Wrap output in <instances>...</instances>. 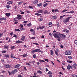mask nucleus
I'll list each match as a JSON object with an SVG mask.
<instances>
[{
  "mask_svg": "<svg viewBox=\"0 0 77 77\" xmlns=\"http://www.w3.org/2000/svg\"><path fill=\"white\" fill-rule=\"evenodd\" d=\"M71 18V17L70 16L65 19L63 21V23H64L65 24H66V23H68L69 21V20H70Z\"/></svg>",
  "mask_w": 77,
  "mask_h": 77,
  "instance_id": "f257e3e1",
  "label": "nucleus"
},
{
  "mask_svg": "<svg viewBox=\"0 0 77 77\" xmlns=\"http://www.w3.org/2000/svg\"><path fill=\"white\" fill-rule=\"evenodd\" d=\"M60 34V32H56L55 33H52L53 36H54L55 38H57V37H59Z\"/></svg>",
  "mask_w": 77,
  "mask_h": 77,
  "instance_id": "f03ea898",
  "label": "nucleus"
},
{
  "mask_svg": "<svg viewBox=\"0 0 77 77\" xmlns=\"http://www.w3.org/2000/svg\"><path fill=\"white\" fill-rule=\"evenodd\" d=\"M38 53H40L41 52V49H35V50H33L31 51L32 53H38Z\"/></svg>",
  "mask_w": 77,
  "mask_h": 77,
  "instance_id": "7ed1b4c3",
  "label": "nucleus"
},
{
  "mask_svg": "<svg viewBox=\"0 0 77 77\" xmlns=\"http://www.w3.org/2000/svg\"><path fill=\"white\" fill-rule=\"evenodd\" d=\"M72 51H68L65 52L66 55H71Z\"/></svg>",
  "mask_w": 77,
  "mask_h": 77,
  "instance_id": "20e7f679",
  "label": "nucleus"
},
{
  "mask_svg": "<svg viewBox=\"0 0 77 77\" xmlns=\"http://www.w3.org/2000/svg\"><path fill=\"white\" fill-rule=\"evenodd\" d=\"M4 66L6 68H10L11 66L9 64H5V65Z\"/></svg>",
  "mask_w": 77,
  "mask_h": 77,
  "instance_id": "39448f33",
  "label": "nucleus"
},
{
  "mask_svg": "<svg viewBox=\"0 0 77 77\" xmlns=\"http://www.w3.org/2000/svg\"><path fill=\"white\" fill-rule=\"evenodd\" d=\"M59 36L61 37V38H65L66 36L65 35L62 34L60 33L59 34Z\"/></svg>",
  "mask_w": 77,
  "mask_h": 77,
  "instance_id": "423d86ee",
  "label": "nucleus"
},
{
  "mask_svg": "<svg viewBox=\"0 0 77 77\" xmlns=\"http://www.w3.org/2000/svg\"><path fill=\"white\" fill-rule=\"evenodd\" d=\"M16 43H17V44H20V43H23V42L20 40L16 41Z\"/></svg>",
  "mask_w": 77,
  "mask_h": 77,
  "instance_id": "0eeeda50",
  "label": "nucleus"
},
{
  "mask_svg": "<svg viewBox=\"0 0 77 77\" xmlns=\"http://www.w3.org/2000/svg\"><path fill=\"white\" fill-rule=\"evenodd\" d=\"M38 0H35L33 2V3L34 4V5H37L38 4Z\"/></svg>",
  "mask_w": 77,
  "mask_h": 77,
  "instance_id": "6e6552de",
  "label": "nucleus"
},
{
  "mask_svg": "<svg viewBox=\"0 0 77 77\" xmlns=\"http://www.w3.org/2000/svg\"><path fill=\"white\" fill-rule=\"evenodd\" d=\"M20 64H17L14 66V68H18L20 67Z\"/></svg>",
  "mask_w": 77,
  "mask_h": 77,
  "instance_id": "1a4fd4ad",
  "label": "nucleus"
},
{
  "mask_svg": "<svg viewBox=\"0 0 77 77\" xmlns=\"http://www.w3.org/2000/svg\"><path fill=\"white\" fill-rule=\"evenodd\" d=\"M6 16V17H10V15H11V13H6L5 14Z\"/></svg>",
  "mask_w": 77,
  "mask_h": 77,
  "instance_id": "9d476101",
  "label": "nucleus"
},
{
  "mask_svg": "<svg viewBox=\"0 0 77 77\" xmlns=\"http://www.w3.org/2000/svg\"><path fill=\"white\" fill-rule=\"evenodd\" d=\"M44 13L45 14H50V12H48V11H46V10H45V11Z\"/></svg>",
  "mask_w": 77,
  "mask_h": 77,
  "instance_id": "9b49d317",
  "label": "nucleus"
},
{
  "mask_svg": "<svg viewBox=\"0 0 77 77\" xmlns=\"http://www.w3.org/2000/svg\"><path fill=\"white\" fill-rule=\"evenodd\" d=\"M6 20V18L2 17L0 18V21H3V20Z\"/></svg>",
  "mask_w": 77,
  "mask_h": 77,
  "instance_id": "f8f14e48",
  "label": "nucleus"
},
{
  "mask_svg": "<svg viewBox=\"0 0 77 77\" xmlns=\"http://www.w3.org/2000/svg\"><path fill=\"white\" fill-rule=\"evenodd\" d=\"M56 18H57V16L56 15L52 16L51 18L52 20H54V19H56Z\"/></svg>",
  "mask_w": 77,
  "mask_h": 77,
  "instance_id": "ddd939ff",
  "label": "nucleus"
},
{
  "mask_svg": "<svg viewBox=\"0 0 77 77\" xmlns=\"http://www.w3.org/2000/svg\"><path fill=\"white\" fill-rule=\"evenodd\" d=\"M39 27L40 29H43L44 28H45V26H42L41 27L40 26H39Z\"/></svg>",
  "mask_w": 77,
  "mask_h": 77,
  "instance_id": "4468645a",
  "label": "nucleus"
},
{
  "mask_svg": "<svg viewBox=\"0 0 77 77\" xmlns=\"http://www.w3.org/2000/svg\"><path fill=\"white\" fill-rule=\"evenodd\" d=\"M37 12L38 13H41V14H42V12H43V11H42V10H40L37 11Z\"/></svg>",
  "mask_w": 77,
  "mask_h": 77,
  "instance_id": "2eb2a0df",
  "label": "nucleus"
},
{
  "mask_svg": "<svg viewBox=\"0 0 77 77\" xmlns=\"http://www.w3.org/2000/svg\"><path fill=\"white\" fill-rule=\"evenodd\" d=\"M21 37L22 38H21V39L22 41H24V39H25V36H23V35H22Z\"/></svg>",
  "mask_w": 77,
  "mask_h": 77,
  "instance_id": "dca6fc26",
  "label": "nucleus"
},
{
  "mask_svg": "<svg viewBox=\"0 0 77 77\" xmlns=\"http://www.w3.org/2000/svg\"><path fill=\"white\" fill-rule=\"evenodd\" d=\"M57 38H58L57 41H60V39H61V38L60 36H58V37H57Z\"/></svg>",
  "mask_w": 77,
  "mask_h": 77,
  "instance_id": "f3484780",
  "label": "nucleus"
},
{
  "mask_svg": "<svg viewBox=\"0 0 77 77\" xmlns=\"http://www.w3.org/2000/svg\"><path fill=\"white\" fill-rule=\"evenodd\" d=\"M35 15H37V16H41V14H39V13H35Z\"/></svg>",
  "mask_w": 77,
  "mask_h": 77,
  "instance_id": "a211bd4d",
  "label": "nucleus"
},
{
  "mask_svg": "<svg viewBox=\"0 0 77 77\" xmlns=\"http://www.w3.org/2000/svg\"><path fill=\"white\" fill-rule=\"evenodd\" d=\"M4 48L5 49H6V50H8V46L7 45H5L4 46Z\"/></svg>",
  "mask_w": 77,
  "mask_h": 77,
  "instance_id": "6ab92c4d",
  "label": "nucleus"
},
{
  "mask_svg": "<svg viewBox=\"0 0 77 77\" xmlns=\"http://www.w3.org/2000/svg\"><path fill=\"white\" fill-rule=\"evenodd\" d=\"M39 62L40 63H41V62H45L44 60H38Z\"/></svg>",
  "mask_w": 77,
  "mask_h": 77,
  "instance_id": "aec40b11",
  "label": "nucleus"
},
{
  "mask_svg": "<svg viewBox=\"0 0 77 77\" xmlns=\"http://www.w3.org/2000/svg\"><path fill=\"white\" fill-rule=\"evenodd\" d=\"M52 74H53V72L51 71H49L48 72V74H49V75Z\"/></svg>",
  "mask_w": 77,
  "mask_h": 77,
  "instance_id": "412c9836",
  "label": "nucleus"
},
{
  "mask_svg": "<svg viewBox=\"0 0 77 77\" xmlns=\"http://www.w3.org/2000/svg\"><path fill=\"white\" fill-rule=\"evenodd\" d=\"M42 5V3H40L37 5V6L40 7V6H41Z\"/></svg>",
  "mask_w": 77,
  "mask_h": 77,
  "instance_id": "4be33fe9",
  "label": "nucleus"
},
{
  "mask_svg": "<svg viewBox=\"0 0 77 77\" xmlns=\"http://www.w3.org/2000/svg\"><path fill=\"white\" fill-rule=\"evenodd\" d=\"M38 73H39L41 74H42V72H41V71L40 70H38V71L37 72Z\"/></svg>",
  "mask_w": 77,
  "mask_h": 77,
  "instance_id": "5701e85b",
  "label": "nucleus"
},
{
  "mask_svg": "<svg viewBox=\"0 0 77 77\" xmlns=\"http://www.w3.org/2000/svg\"><path fill=\"white\" fill-rule=\"evenodd\" d=\"M71 76H72V77H77V75H75L74 74H72V75H71Z\"/></svg>",
  "mask_w": 77,
  "mask_h": 77,
  "instance_id": "b1692460",
  "label": "nucleus"
},
{
  "mask_svg": "<svg viewBox=\"0 0 77 77\" xmlns=\"http://www.w3.org/2000/svg\"><path fill=\"white\" fill-rule=\"evenodd\" d=\"M11 50H13V49L15 48V47L14 46H12L11 47Z\"/></svg>",
  "mask_w": 77,
  "mask_h": 77,
  "instance_id": "393cba45",
  "label": "nucleus"
},
{
  "mask_svg": "<svg viewBox=\"0 0 77 77\" xmlns=\"http://www.w3.org/2000/svg\"><path fill=\"white\" fill-rule=\"evenodd\" d=\"M5 57H6L7 58H9V55L8 54H5Z\"/></svg>",
  "mask_w": 77,
  "mask_h": 77,
  "instance_id": "a878e982",
  "label": "nucleus"
},
{
  "mask_svg": "<svg viewBox=\"0 0 77 77\" xmlns=\"http://www.w3.org/2000/svg\"><path fill=\"white\" fill-rule=\"evenodd\" d=\"M7 4L8 5H11V4H12V2L9 1L7 2Z\"/></svg>",
  "mask_w": 77,
  "mask_h": 77,
  "instance_id": "bb28decb",
  "label": "nucleus"
},
{
  "mask_svg": "<svg viewBox=\"0 0 77 77\" xmlns=\"http://www.w3.org/2000/svg\"><path fill=\"white\" fill-rule=\"evenodd\" d=\"M48 5V4L47 3H46L43 5V6L44 8H45V6H47Z\"/></svg>",
  "mask_w": 77,
  "mask_h": 77,
  "instance_id": "cd10ccee",
  "label": "nucleus"
},
{
  "mask_svg": "<svg viewBox=\"0 0 77 77\" xmlns=\"http://www.w3.org/2000/svg\"><path fill=\"white\" fill-rule=\"evenodd\" d=\"M6 6L7 9H9V8H11V6H10L9 5H7Z\"/></svg>",
  "mask_w": 77,
  "mask_h": 77,
  "instance_id": "c85d7f7f",
  "label": "nucleus"
},
{
  "mask_svg": "<svg viewBox=\"0 0 77 77\" xmlns=\"http://www.w3.org/2000/svg\"><path fill=\"white\" fill-rule=\"evenodd\" d=\"M53 50H51V55H53Z\"/></svg>",
  "mask_w": 77,
  "mask_h": 77,
  "instance_id": "c756f323",
  "label": "nucleus"
},
{
  "mask_svg": "<svg viewBox=\"0 0 77 77\" xmlns=\"http://www.w3.org/2000/svg\"><path fill=\"white\" fill-rule=\"evenodd\" d=\"M29 9H33V6H29Z\"/></svg>",
  "mask_w": 77,
  "mask_h": 77,
  "instance_id": "7c9ffc66",
  "label": "nucleus"
},
{
  "mask_svg": "<svg viewBox=\"0 0 77 77\" xmlns=\"http://www.w3.org/2000/svg\"><path fill=\"white\" fill-rule=\"evenodd\" d=\"M33 44H34L35 45H39V44L37 43H33Z\"/></svg>",
  "mask_w": 77,
  "mask_h": 77,
  "instance_id": "2f4dec72",
  "label": "nucleus"
},
{
  "mask_svg": "<svg viewBox=\"0 0 77 77\" xmlns=\"http://www.w3.org/2000/svg\"><path fill=\"white\" fill-rule=\"evenodd\" d=\"M32 25V24H31V23H29L27 24V26H28V27H30V26Z\"/></svg>",
  "mask_w": 77,
  "mask_h": 77,
  "instance_id": "473e14b6",
  "label": "nucleus"
},
{
  "mask_svg": "<svg viewBox=\"0 0 77 77\" xmlns=\"http://www.w3.org/2000/svg\"><path fill=\"white\" fill-rule=\"evenodd\" d=\"M27 56V55L26 54H23V57H26V56Z\"/></svg>",
  "mask_w": 77,
  "mask_h": 77,
  "instance_id": "72a5a7b5",
  "label": "nucleus"
},
{
  "mask_svg": "<svg viewBox=\"0 0 77 77\" xmlns=\"http://www.w3.org/2000/svg\"><path fill=\"white\" fill-rule=\"evenodd\" d=\"M64 16H65V15H64L60 16V19H62V18H63V17H64Z\"/></svg>",
  "mask_w": 77,
  "mask_h": 77,
  "instance_id": "f704fd0d",
  "label": "nucleus"
},
{
  "mask_svg": "<svg viewBox=\"0 0 77 77\" xmlns=\"http://www.w3.org/2000/svg\"><path fill=\"white\" fill-rule=\"evenodd\" d=\"M57 27H59L60 25H59V22L57 23Z\"/></svg>",
  "mask_w": 77,
  "mask_h": 77,
  "instance_id": "c9c22d12",
  "label": "nucleus"
},
{
  "mask_svg": "<svg viewBox=\"0 0 77 77\" xmlns=\"http://www.w3.org/2000/svg\"><path fill=\"white\" fill-rule=\"evenodd\" d=\"M48 25H51V24H52V23L50 22H49L48 23Z\"/></svg>",
  "mask_w": 77,
  "mask_h": 77,
  "instance_id": "e433bc0d",
  "label": "nucleus"
},
{
  "mask_svg": "<svg viewBox=\"0 0 77 77\" xmlns=\"http://www.w3.org/2000/svg\"><path fill=\"white\" fill-rule=\"evenodd\" d=\"M15 31H17L18 32H21V30L19 29H15Z\"/></svg>",
  "mask_w": 77,
  "mask_h": 77,
  "instance_id": "4c0bfd02",
  "label": "nucleus"
},
{
  "mask_svg": "<svg viewBox=\"0 0 77 77\" xmlns=\"http://www.w3.org/2000/svg\"><path fill=\"white\" fill-rule=\"evenodd\" d=\"M67 62H68L69 63H72V61H69V60H67Z\"/></svg>",
  "mask_w": 77,
  "mask_h": 77,
  "instance_id": "58836bf2",
  "label": "nucleus"
},
{
  "mask_svg": "<svg viewBox=\"0 0 77 77\" xmlns=\"http://www.w3.org/2000/svg\"><path fill=\"white\" fill-rule=\"evenodd\" d=\"M16 18L17 19H18V20H21L22 19V18L21 17H17Z\"/></svg>",
  "mask_w": 77,
  "mask_h": 77,
  "instance_id": "ea45409f",
  "label": "nucleus"
},
{
  "mask_svg": "<svg viewBox=\"0 0 77 77\" xmlns=\"http://www.w3.org/2000/svg\"><path fill=\"white\" fill-rule=\"evenodd\" d=\"M11 38H10L8 41V42H12Z\"/></svg>",
  "mask_w": 77,
  "mask_h": 77,
  "instance_id": "a19ab883",
  "label": "nucleus"
},
{
  "mask_svg": "<svg viewBox=\"0 0 77 77\" xmlns=\"http://www.w3.org/2000/svg\"><path fill=\"white\" fill-rule=\"evenodd\" d=\"M33 57L34 58H36V55L35 54L33 55Z\"/></svg>",
  "mask_w": 77,
  "mask_h": 77,
  "instance_id": "79ce46f5",
  "label": "nucleus"
},
{
  "mask_svg": "<svg viewBox=\"0 0 77 77\" xmlns=\"http://www.w3.org/2000/svg\"><path fill=\"white\" fill-rule=\"evenodd\" d=\"M55 53L57 55V56H58V53H57V51H55Z\"/></svg>",
  "mask_w": 77,
  "mask_h": 77,
  "instance_id": "37998d69",
  "label": "nucleus"
},
{
  "mask_svg": "<svg viewBox=\"0 0 77 77\" xmlns=\"http://www.w3.org/2000/svg\"><path fill=\"white\" fill-rule=\"evenodd\" d=\"M10 34L11 36H12V35H14V33L12 32H11V33H10Z\"/></svg>",
  "mask_w": 77,
  "mask_h": 77,
  "instance_id": "c03bdc74",
  "label": "nucleus"
},
{
  "mask_svg": "<svg viewBox=\"0 0 77 77\" xmlns=\"http://www.w3.org/2000/svg\"><path fill=\"white\" fill-rule=\"evenodd\" d=\"M72 13H74V11H72L70 12H69V14H72Z\"/></svg>",
  "mask_w": 77,
  "mask_h": 77,
  "instance_id": "a18cd8bd",
  "label": "nucleus"
},
{
  "mask_svg": "<svg viewBox=\"0 0 77 77\" xmlns=\"http://www.w3.org/2000/svg\"><path fill=\"white\" fill-rule=\"evenodd\" d=\"M8 72L9 75H11V74H12V72H11L9 71H8Z\"/></svg>",
  "mask_w": 77,
  "mask_h": 77,
  "instance_id": "49530a36",
  "label": "nucleus"
},
{
  "mask_svg": "<svg viewBox=\"0 0 77 77\" xmlns=\"http://www.w3.org/2000/svg\"><path fill=\"white\" fill-rule=\"evenodd\" d=\"M11 58H13L14 57V54H11Z\"/></svg>",
  "mask_w": 77,
  "mask_h": 77,
  "instance_id": "de8ad7c7",
  "label": "nucleus"
},
{
  "mask_svg": "<svg viewBox=\"0 0 77 77\" xmlns=\"http://www.w3.org/2000/svg\"><path fill=\"white\" fill-rule=\"evenodd\" d=\"M2 53H6V51H2Z\"/></svg>",
  "mask_w": 77,
  "mask_h": 77,
  "instance_id": "09e8293b",
  "label": "nucleus"
},
{
  "mask_svg": "<svg viewBox=\"0 0 77 77\" xmlns=\"http://www.w3.org/2000/svg\"><path fill=\"white\" fill-rule=\"evenodd\" d=\"M13 37H15V38H17V35H16V34H14V36H13Z\"/></svg>",
  "mask_w": 77,
  "mask_h": 77,
  "instance_id": "8fccbe9b",
  "label": "nucleus"
},
{
  "mask_svg": "<svg viewBox=\"0 0 77 77\" xmlns=\"http://www.w3.org/2000/svg\"><path fill=\"white\" fill-rule=\"evenodd\" d=\"M32 34H33V35L35 34V32L34 31H33L32 32Z\"/></svg>",
  "mask_w": 77,
  "mask_h": 77,
  "instance_id": "3c124183",
  "label": "nucleus"
},
{
  "mask_svg": "<svg viewBox=\"0 0 77 77\" xmlns=\"http://www.w3.org/2000/svg\"><path fill=\"white\" fill-rule=\"evenodd\" d=\"M6 71L5 70H3L2 71V72L3 74H5V73H6Z\"/></svg>",
  "mask_w": 77,
  "mask_h": 77,
  "instance_id": "603ef678",
  "label": "nucleus"
},
{
  "mask_svg": "<svg viewBox=\"0 0 77 77\" xmlns=\"http://www.w3.org/2000/svg\"><path fill=\"white\" fill-rule=\"evenodd\" d=\"M72 67H73V68H74L75 69H76V66H75L74 65H73L72 66Z\"/></svg>",
  "mask_w": 77,
  "mask_h": 77,
  "instance_id": "864d4df0",
  "label": "nucleus"
},
{
  "mask_svg": "<svg viewBox=\"0 0 77 77\" xmlns=\"http://www.w3.org/2000/svg\"><path fill=\"white\" fill-rule=\"evenodd\" d=\"M11 72H12V74H15V71L14 70L12 71Z\"/></svg>",
  "mask_w": 77,
  "mask_h": 77,
  "instance_id": "5fc2aeb1",
  "label": "nucleus"
},
{
  "mask_svg": "<svg viewBox=\"0 0 77 77\" xmlns=\"http://www.w3.org/2000/svg\"><path fill=\"white\" fill-rule=\"evenodd\" d=\"M77 44H74V45L75 47H77Z\"/></svg>",
  "mask_w": 77,
  "mask_h": 77,
  "instance_id": "6e6d98bb",
  "label": "nucleus"
},
{
  "mask_svg": "<svg viewBox=\"0 0 77 77\" xmlns=\"http://www.w3.org/2000/svg\"><path fill=\"white\" fill-rule=\"evenodd\" d=\"M67 68L68 70H69V69H70V67L69 66H67Z\"/></svg>",
  "mask_w": 77,
  "mask_h": 77,
  "instance_id": "4d7b16f0",
  "label": "nucleus"
},
{
  "mask_svg": "<svg viewBox=\"0 0 77 77\" xmlns=\"http://www.w3.org/2000/svg\"><path fill=\"white\" fill-rule=\"evenodd\" d=\"M38 21H42V19H39L38 20Z\"/></svg>",
  "mask_w": 77,
  "mask_h": 77,
  "instance_id": "13d9d810",
  "label": "nucleus"
},
{
  "mask_svg": "<svg viewBox=\"0 0 77 77\" xmlns=\"http://www.w3.org/2000/svg\"><path fill=\"white\" fill-rule=\"evenodd\" d=\"M35 38L34 37H33L31 38H30V39H35Z\"/></svg>",
  "mask_w": 77,
  "mask_h": 77,
  "instance_id": "bf43d9fd",
  "label": "nucleus"
},
{
  "mask_svg": "<svg viewBox=\"0 0 77 77\" xmlns=\"http://www.w3.org/2000/svg\"><path fill=\"white\" fill-rule=\"evenodd\" d=\"M14 71L15 72H17V69H14Z\"/></svg>",
  "mask_w": 77,
  "mask_h": 77,
  "instance_id": "052dcab7",
  "label": "nucleus"
},
{
  "mask_svg": "<svg viewBox=\"0 0 77 77\" xmlns=\"http://www.w3.org/2000/svg\"><path fill=\"white\" fill-rule=\"evenodd\" d=\"M49 77H53V75H51V74L49 75Z\"/></svg>",
  "mask_w": 77,
  "mask_h": 77,
  "instance_id": "680f3d73",
  "label": "nucleus"
},
{
  "mask_svg": "<svg viewBox=\"0 0 77 77\" xmlns=\"http://www.w3.org/2000/svg\"><path fill=\"white\" fill-rule=\"evenodd\" d=\"M20 27H21L23 28V24H20Z\"/></svg>",
  "mask_w": 77,
  "mask_h": 77,
  "instance_id": "e2e57ef3",
  "label": "nucleus"
},
{
  "mask_svg": "<svg viewBox=\"0 0 77 77\" xmlns=\"http://www.w3.org/2000/svg\"><path fill=\"white\" fill-rule=\"evenodd\" d=\"M68 58H69V59H72V57L70 56H69L68 57Z\"/></svg>",
  "mask_w": 77,
  "mask_h": 77,
  "instance_id": "0e129e2a",
  "label": "nucleus"
},
{
  "mask_svg": "<svg viewBox=\"0 0 77 77\" xmlns=\"http://www.w3.org/2000/svg\"><path fill=\"white\" fill-rule=\"evenodd\" d=\"M45 61H46V62H48V59H45Z\"/></svg>",
  "mask_w": 77,
  "mask_h": 77,
  "instance_id": "69168bd1",
  "label": "nucleus"
},
{
  "mask_svg": "<svg viewBox=\"0 0 77 77\" xmlns=\"http://www.w3.org/2000/svg\"><path fill=\"white\" fill-rule=\"evenodd\" d=\"M41 38H45V37L43 35L42 36Z\"/></svg>",
  "mask_w": 77,
  "mask_h": 77,
  "instance_id": "338daca9",
  "label": "nucleus"
},
{
  "mask_svg": "<svg viewBox=\"0 0 77 77\" xmlns=\"http://www.w3.org/2000/svg\"><path fill=\"white\" fill-rule=\"evenodd\" d=\"M74 42L75 44H77V40L75 41Z\"/></svg>",
  "mask_w": 77,
  "mask_h": 77,
  "instance_id": "774afa93",
  "label": "nucleus"
}]
</instances>
